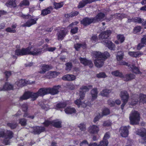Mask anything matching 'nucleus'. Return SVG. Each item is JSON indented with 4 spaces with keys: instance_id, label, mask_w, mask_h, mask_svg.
I'll use <instances>...</instances> for the list:
<instances>
[{
    "instance_id": "37",
    "label": "nucleus",
    "mask_w": 146,
    "mask_h": 146,
    "mask_svg": "<svg viewBox=\"0 0 146 146\" xmlns=\"http://www.w3.org/2000/svg\"><path fill=\"white\" fill-rule=\"evenodd\" d=\"M65 112L68 114H71L74 113H75L76 110L74 108H71L69 106L66 107L64 109Z\"/></svg>"
},
{
    "instance_id": "44",
    "label": "nucleus",
    "mask_w": 146,
    "mask_h": 146,
    "mask_svg": "<svg viewBox=\"0 0 146 146\" xmlns=\"http://www.w3.org/2000/svg\"><path fill=\"white\" fill-rule=\"evenodd\" d=\"M144 21L143 19L139 17H135L133 18V22L136 23L142 24Z\"/></svg>"
},
{
    "instance_id": "57",
    "label": "nucleus",
    "mask_w": 146,
    "mask_h": 146,
    "mask_svg": "<svg viewBox=\"0 0 146 146\" xmlns=\"http://www.w3.org/2000/svg\"><path fill=\"white\" fill-rule=\"evenodd\" d=\"M117 65L121 66L125 65L127 66L128 67H129L130 65V64H129L128 63L123 60L121 61H120L117 62Z\"/></svg>"
},
{
    "instance_id": "29",
    "label": "nucleus",
    "mask_w": 146,
    "mask_h": 146,
    "mask_svg": "<svg viewBox=\"0 0 146 146\" xmlns=\"http://www.w3.org/2000/svg\"><path fill=\"white\" fill-rule=\"evenodd\" d=\"M53 9L52 7L49 6L47 8L42 9L41 11V15L44 16L50 14Z\"/></svg>"
},
{
    "instance_id": "19",
    "label": "nucleus",
    "mask_w": 146,
    "mask_h": 146,
    "mask_svg": "<svg viewBox=\"0 0 146 146\" xmlns=\"http://www.w3.org/2000/svg\"><path fill=\"white\" fill-rule=\"evenodd\" d=\"M120 96L122 101L128 102L129 96L126 90L122 91L120 92Z\"/></svg>"
},
{
    "instance_id": "8",
    "label": "nucleus",
    "mask_w": 146,
    "mask_h": 146,
    "mask_svg": "<svg viewBox=\"0 0 146 146\" xmlns=\"http://www.w3.org/2000/svg\"><path fill=\"white\" fill-rule=\"evenodd\" d=\"M137 134L142 137L141 143L142 144H146V129L142 128L137 131Z\"/></svg>"
},
{
    "instance_id": "24",
    "label": "nucleus",
    "mask_w": 146,
    "mask_h": 146,
    "mask_svg": "<svg viewBox=\"0 0 146 146\" xmlns=\"http://www.w3.org/2000/svg\"><path fill=\"white\" fill-rule=\"evenodd\" d=\"M98 92L97 88H94L91 91L90 94L91 95V100L94 101L98 97Z\"/></svg>"
},
{
    "instance_id": "47",
    "label": "nucleus",
    "mask_w": 146,
    "mask_h": 146,
    "mask_svg": "<svg viewBox=\"0 0 146 146\" xmlns=\"http://www.w3.org/2000/svg\"><path fill=\"white\" fill-rule=\"evenodd\" d=\"M19 123L22 126H25L27 124V120L24 118H22L19 119Z\"/></svg>"
},
{
    "instance_id": "20",
    "label": "nucleus",
    "mask_w": 146,
    "mask_h": 146,
    "mask_svg": "<svg viewBox=\"0 0 146 146\" xmlns=\"http://www.w3.org/2000/svg\"><path fill=\"white\" fill-rule=\"evenodd\" d=\"M117 40L115 41L114 42L116 44L123 43L125 40V37L123 34H119L116 36Z\"/></svg>"
},
{
    "instance_id": "64",
    "label": "nucleus",
    "mask_w": 146,
    "mask_h": 146,
    "mask_svg": "<svg viewBox=\"0 0 146 146\" xmlns=\"http://www.w3.org/2000/svg\"><path fill=\"white\" fill-rule=\"evenodd\" d=\"M111 124V122L110 121L107 120L104 122L103 126L104 127H108L110 126Z\"/></svg>"
},
{
    "instance_id": "46",
    "label": "nucleus",
    "mask_w": 146,
    "mask_h": 146,
    "mask_svg": "<svg viewBox=\"0 0 146 146\" xmlns=\"http://www.w3.org/2000/svg\"><path fill=\"white\" fill-rule=\"evenodd\" d=\"M30 5V2L29 0H23L19 3V5L21 7L23 6H28Z\"/></svg>"
},
{
    "instance_id": "27",
    "label": "nucleus",
    "mask_w": 146,
    "mask_h": 146,
    "mask_svg": "<svg viewBox=\"0 0 146 146\" xmlns=\"http://www.w3.org/2000/svg\"><path fill=\"white\" fill-rule=\"evenodd\" d=\"M135 75L130 73L126 74L124 76V77L123 78H124L125 81L127 82L135 79Z\"/></svg>"
},
{
    "instance_id": "17",
    "label": "nucleus",
    "mask_w": 146,
    "mask_h": 146,
    "mask_svg": "<svg viewBox=\"0 0 146 146\" xmlns=\"http://www.w3.org/2000/svg\"><path fill=\"white\" fill-rule=\"evenodd\" d=\"M88 131L91 134H97L99 131V128L97 126L93 125L89 127Z\"/></svg>"
},
{
    "instance_id": "22",
    "label": "nucleus",
    "mask_w": 146,
    "mask_h": 146,
    "mask_svg": "<svg viewBox=\"0 0 146 146\" xmlns=\"http://www.w3.org/2000/svg\"><path fill=\"white\" fill-rule=\"evenodd\" d=\"M76 78V76L70 74H67L64 75L62 77V79L63 80L68 81L74 80Z\"/></svg>"
},
{
    "instance_id": "16",
    "label": "nucleus",
    "mask_w": 146,
    "mask_h": 146,
    "mask_svg": "<svg viewBox=\"0 0 146 146\" xmlns=\"http://www.w3.org/2000/svg\"><path fill=\"white\" fill-rule=\"evenodd\" d=\"M105 15L103 13L100 12L98 13L95 17H93L94 19L95 23L98 22L99 21H102L104 20Z\"/></svg>"
},
{
    "instance_id": "6",
    "label": "nucleus",
    "mask_w": 146,
    "mask_h": 146,
    "mask_svg": "<svg viewBox=\"0 0 146 146\" xmlns=\"http://www.w3.org/2000/svg\"><path fill=\"white\" fill-rule=\"evenodd\" d=\"M93 56L96 58H101L106 59L110 56L109 53L108 52L102 53L100 52L94 51L92 52Z\"/></svg>"
},
{
    "instance_id": "49",
    "label": "nucleus",
    "mask_w": 146,
    "mask_h": 146,
    "mask_svg": "<svg viewBox=\"0 0 146 146\" xmlns=\"http://www.w3.org/2000/svg\"><path fill=\"white\" fill-rule=\"evenodd\" d=\"M79 12L78 11H72L67 15V17L70 18L76 16L79 14Z\"/></svg>"
},
{
    "instance_id": "14",
    "label": "nucleus",
    "mask_w": 146,
    "mask_h": 146,
    "mask_svg": "<svg viewBox=\"0 0 146 146\" xmlns=\"http://www.w3.org/2000/svg\"><path fill=\"white\" fill-rule=\"evenodd\" d=\"M61 88L60 85L54 86L52 88H48V94L52 95L58 94L59 92V89Z\"/></svg>"
},
{
    "instance_id": "54",
    "label": "nucleus",
    "mask_w": 146,
    "mask_h": 146,
    "mask_svg": "<svg viewBox=\"0 0 146 146\" xmlns=\"http://www.w3.org/2000/svg\"><path fill=\"white\" fill-rule=\"evenodd\" d=\"M96 76L98 78H105L107 77L106 73L104 72H101L96 75Z\"/></svg>"
},
{
    "instance_id": "18",
    "label": "nucleus",
    "mask_w": 146,
    "mask_h": 146,
    "mask_svg": "<svg viewBox=\"0 0 146 146\" xmlns=\"http://www.w3.org/2000/svg\"><path fill=\"white\" fill-rule=\"evenodd\" d=\"M79 60L81 63L84 65L85 66L88 65L90 67H92L93 66V64L91 60H88L86 58H82L80 57Z\"/></svg>"
},
{
    "instance_id": "41",
    "label": "nucleus",
    "mask_w": 146,
    "mask_h": 146,
    "mask_svg": "<svg viewBox=\"0 0 146 146\" xmlns=\"http://www.w3.org/2000/svg\"><path fill=\"white\" fill-rule=\"evenodd\" d=\"M111 90L108 89H104L100 92L102 96L104 97H108L109 94L111 92Z\"/></svg>"
},
{
    "instance_id": "52",
    "label": "nucleus",
    "mask_w": 146,
    "mask_h": 146,
    "mask_svg": "<svg viewBox=\"0 0 146 146\" xmlns=\"http://www.w3.org/2000/svg\"><path fill=\"white\" fill-rule=\"evenodd\" d=\"M67 104L66 102H60L57 104L56 107L58 108H64L66 106Z\"/></svg>"
},
{
    "instance_id": "33",
    "label": "nucleus",
    "mask_w": 146,
    "mask_h": 146,
    "mask_svg": "<svg viewBox=\"0 0 146 146\" xmlns=\"http://www.w3.org/2000/svg\"><path fill=\"white\" fill-rule=\"evenodd\" d=\"M16 1V0H9L7 1L5 5L7 7L15 8L17 6Z\"/></svg>"
},
{
    "instance_id": "32",
    "label": "nucleus",
    "mask_w": 146,
    "mask_h": 146,
    "mask_svg": "<svg viewBox=\"0 0 146 146\" xmlns=\"http://www.w3.org/2000/svg\"><path fill=\"white\" fill-rule=\"evenodd\" d=\"M39 96H43L48 94V88H40L38 91Z\"/></svg>"
},
{
    "instance_id": "21",
    "label": "nucleus",
    "mask_w": 146,
    "mask_h": 146,
    "mask_svg": "<svg viewBox=\"0 0 146 146\" xmlns=\"http://www.w3.org/2000/svg\"><path fill=\"white\" fill-rule=\"evenodd\" d=\"M41 70L39 72V73L41 74H44L46 71L49 70L52 68L50 65L44 64L42 65L41 67Z\"/></svg>"
},
{
    "instance_id": "7",
    "label": "nucleus",
    "mask_w": 146,
    "mask_h": 146,
    "mask_svg": "<svg viewBox=\"0 0 146 146\" xmlns=\"http://www.w3.org/2000/svg\"><path fill=\"white\" fill-rule=\"evenodd\" d=\"M92 88V86L89 85L88 86H83L80 88L79 91L80 96L81 99H83L85 96L86 93L88 92L90 89Z\"/></svg>"
},
{
    "instance_id": "42",
    "label": "nucleus",
    "mask_w": 146,
    "mask_h": 146,
    "mask_svg": "<svg viewBox=\"0 0 146 146\" xmlns=\"http://www.w3.org/2000/svg\"><path fill=\"white\" fill-rule=\"evenodd\" d=\"M65 65L66 66L65 68L66 70L69 71L72 70L73 67V64L72 62H66L65 64Z\"/></svg>"
},
{
    "instance_id": "55",
    "label": "nucleus",
    "mask_w": 146,
    "mask_h": 146,
    "mask_svg": "<svg viewBox=\"0 0 146 146\" xmlns=\"http://www.w3.org/2000/svg\"><path fill=\"white\" fill-rule=\"evenodd\" d=\"M108 140H104L103 139L100 142V143L98 144V145L99 146H108Z\"/></svg>"
},
{
    "instance_id": "12",
    "label": "nucleus",
    "mask_w": 146,
    "mask_h": 146,
    "mask_svg": "<svg viewBox=\"0 0 146 146\" xmlns=\"http://www.w3.org/2000/svg\"><path fill=\"white\" fill-rule=\"evenodd\" d=\"M94 19L93 17H85L80 21V23L84 26H88L91 24L95 23Z\"/></svg>"
},
{
    "instance_id": "40",
    "label": "nucleus",
    "mask_w": 146,
    "mask_h": 146,
    "mask_svg": "<svg viewBox=\"0 0 146 146\" xmlns=\"http://www.w3.org/2000/svg\"><path fill=\"white\" fill-rule=\"evenodd\" d=\"M139 102L140 103H142L143 104L146 103V95L143 94H140L139 96Z\"/></svg>"
},
{
    "instance_id": "45",
    "label": "nucleus",
    "mask_w": 146,
    "mask_h": 146,
    "mask_svg": "<svg viewBox=\"0 0 146 146\" xmlns=\"http://www.w3.org/2000/svg\"><path fill=\"white\" fill-rule=\"evenodd\" d=\"M142 29L140 26H137L135 27L133 29V33L135 34H138L140 32Z\"/></svg>"
},
{
    "instance_id": "28",
    "label": "nucleus",
    "mask_w": 146,
    "mask_h": 146,
    "mask_svg": "<svg viewBox=\"0 0 146 146\" xmlns=\"http://www.w3.org/2000/svg\"><path fill=\"white\" fill-rule=\"evenodd\" d=\"M139 99V96L138 94H134L132 96V100L131 104L133 106H134L137 104Z\"/></svg>"
},
{
    "instance_id": "38",
    "label": "nucleus",
    "mask_w": 146,
    "mask_h": 146,
    "mask_svg": "<svg viewBox=\"0 0 146 146\" xmlns=\"http://www.w3.org/2000/svg\"><path fill=\"white\" fill-rule=\"evenodd\" d=\"M111 74L113 76L116 77H118L122 78L124 77L123 73L120 72L118 70L112 71Z\"/></svg>"
},
{
    "instance_id": "43",
    "label": "nucleus",
    "mask_w": 146,
    "mask_h": 146,
    "mask_svg": "<svg viewBox=\"0 0 146 146\" xmlns=\"http://www.w3.org/2000/svg\"><path fill=\"white\" fill-rule=\"evenodd\" d=\"M48 74L49 78H52L56 77L59 73V72L54 71H50Z\"/></svg>"
},
{
    "instance_id": "61",
    "label": "nucleus",
    "mask_w": 146,
    "mask_h": 146,
    "mask_svg": "<svg viewBox=\"0 0 146 146\" xmlns=\"http://www.w3.org/2000/svg\"><path fill=\"white\" fill-rule=\"evenodd\" d=\"M110 136L111 134L110 132L109 131L107 132L105 134L103 139L104 140H108V139L110 138Z\"/></svg>"
},
{
    "instance_id": "25",
    "label": "nucleus",
    "mask_w": 146,
    "mask_h": 146,
    "mask_svg": "<svg viewBox=\"0 0 146 146\" xmlns=\"http://www.w3.org/2000/svg\"><path fill=\"white\" fill-rule=\"evenodd\" d=\"M31 83L29 82V80L25 81V80L23 79L19 80L16 82L17 86L21 87L24 86L27 84H30Z\"/></svg>"
},
{
    "instance_id": "34",
    "label": "nucleus",
    "mask_w": 146,
    "mask_h": 146,
    "mask_svg": "<svg viewBox=\"0 0 146 146\" xmlns=\"http://www.w3.org/2000/svg\"><path fill=\"white\" fill-rule=\"evenodd\" d=\"M95 66L98 68H100L103 66L104 64V60L101 59L97 58L94 60Z\"/></svg>"
},
{
    "instance_id": "4",
    "label": "nucleus",
    "mask_w": 146,
    "mask_h": 146,
    "mask_svg": "<svg viewBox=\"0 0 146 146\" xmlns=\"http://www.w3.org/2000/svg\"><path fill=\"white\" fill-rule=\"evenodd\" d=\"M68 31L66 28H62L57 31L56 35L59 40H62L68 34Z\"/></svg>"
},
{
    "instance_id": "59",
    "label": "nucleus",
    "mask_w": 146,
    "mask_h": 146,
    "mask_svg": "<svg viewBox=\"0 0 146 146\" xmlns=\"http://www.w3.org/2000/svg\"><path fill=\"white\" fill-rule=\"evenodd\" d=\"M71 29L70 31V33L72 34H75L78 33V27H74V28L71 27Z\"/></svg>"
},
{
    "instance_id": "11",
    "label": "nucleus",
    "mask_w": 146,
    "mask_h": 146,
    "mask_svg": "<svg viewBox=\"0 0 146 146\" xmlns=\"http://www.w3.org/2000/svg\"><path fill=\"white\" fill-rule=\"evenodd\" d=\"M46 131V128L43 126H36L33 127L32 133L35 135H39Z\"/></svg>"
},
{
    "instance_id": "36",
    "label": "nucleus",
    "mask_w": 146,
    "mask_h": 146,
    "mask_svg": "<svg viewBox=\"0 0 146 146\" xmlns=\"http://www.w3.org/2000/svg\"><path fill=\"white\" fill-rule=\"evenodd\" d=\"M17 26L16 24H13L11 26V28L10 27H8L6 28L5 29V31L9 33H15L16 32V30L15 29Z\"/></svg>"
},
{
    "instance_id": "62",
    "label": "nucleus",
    "mask_w": 146,
    "mask_h": 146,
    "mask_svg": "<svg viewBox=\"0 0 146 146\" xmlns=\"http://www.w3.org/2000/svg\"><path fill=\"white\" fill-rule=\"evenodd\" d=\"M102 117V115L100 113H99L98 114H97L94 117V120L93 122L96 123L97 121L99 120V119L101 118Z\"/></svg>"
},
{
    "instance_id": "63",
    "label": "nucleus",
    "mask_w": 146,
    "mask_h": 146,
    "mask_svg": "<svg viewBox=\"0 0 146 146\" xmlns=\"http://www.w3.org/2000/svg\"><path fill=\"white\" fill-rule=\"evenodd\" d=\"M56 48L55 47H47V48H46L45 49L43 50L44 52L46 51L53 52L56 50Z\"/></svg>"
},
{
    "instance_id": "50",
    "label": "nucleus",
    "mask_w": 146,
    "mask_h": 146,
    "mask_svg": "<svg viewBox=\"0 0 146 146\" xmlns=\"http://www.w3.org/2000/svg\"><path fill=\"white\" fill-rule=\"evenodd\" d=\"M110 111L109 109L107 108H105L104 109L102 112V117H103L104 116L106 115L110 114Z\"/></svg>"
},
{
    "instance_id": "39",
    "label": "nucleus",
    "mask_w": 146,
    "mask_h": 146,
    "mask_svg": "<svg viewBox=\"0 0 146 146\" xmlns=\"http://www.w3.org/2000/svg\"><path fill=\"white\" fill-rule=\"evenodd\" d=\"M52 125L56 128H59L62 127V122L60 121H56V120L52 121Z\"/></svg>"
},
{
    "instance_id": "10",
    "label": "nucleus",
    "mask_w": 146,
    "mask_h": 146,
    "mask_svg": "<svg viewBox=\"0 0 146 146\" xmlns=\"http://www.w3.org/2000/svg\"><path fill=\"white\" fill-rule=\"evenodd\" d=\"M112 33L111 31L110 30H107L102 32L99 35L100 39L103 40L109 39Z\"/></svg>"
},
{
    "instance_id": "1",
    "label": "nucleus",
    "mask_w": 146,
    "mask_h": 146,
    "mask_svg": "<svg viewBox=\"0 0 146 146\" xmlns=\"http://www.w3.org/2000/svg\"><path fill=\"white\" fill-rule=\"evenodd\" d=\"M33 47V45H32L26 48H22L21 49H17L15 50V54L20 56L28 55L37 56L41 54V49L33 48V50H31Z\"/></svg>"
},
{
    "instance_id": "2",
    "label": "nucleus",
    "mask_w": 146,
    "mask_h": 146,
    "mask_svg": "<svg viewBox=\"0 0 146 146\" xmlns=\"http://www.w3.org/2000/svg\"><path fill=\"white\" fill-rule=\"evenodd\" d=\"M39 96L38 92H33L29 91H26L24 92L22 96L20 97L19 100L22 101L31 98L32 100L34 101L36 100Z\"/></svg>"
},
{
    "instance_id": "58",
    "label": "nucleus",
    "mask_w": 146,
    "mask_h": 146,
    "mask_svg": "<svg viewBox=\"0 0 146 146\" xmlns=\"http://www.w3.org/2000/svg\"><path fill=\"white\" fill-rule=\"evenodd\" d=\"M7 125L8 127H9L12 129H15L17 126V123H8L7 124Z\"/></svg>"
},
{
    "instance_id": "31",
    "label": "nucleus",
    "mask_w": 146,
    "mask_h": 146,
    "mask_svg": "<svg viewBox=\"0 0 146 146\" xmlns=\"http://www.w3.org/2000/svg\"><path fill=\"white\" fill-rule=\"evenodd\" d=\"M74 46L75 49L77 51H78L81 47H82L83 49H86L87 46L86 43L84 42L82 44L79 43L75 44H74Z\"/></svg>"
},
{
    "instance_id": "13",
    "label": "nucleus",
    "mask_w": 146,
    "mask_h": 146,
    "mask_svg": "<svg viewBox=\"0 0 146 146\" xmlns=\"http://www.w3.org/2000/svg\"><path fill=\"white\" fill-rule=\"evenodd\" d=\"M38 18H35L34 19L31 18L28 19L26 23L22 25L23 27H30L31 26L36 23V21L38 20Z\"/></svg>"
},
{
    "instance_id": "9",
    "label": "nucleus",
    "mask_w": 146,
    "mask_h": 146,
    "mask_svg": "<svg viewBox=\"0 0 146 146\" xmlns=\"http://www.w3.org/2000/svg\"><path fill=\"white\" fill-rule=\"evenodd\" d=\"M130 126H123L121 127L119 129V132L121 136L124 138L127 137L129 134V129Z\"/></svg>"
},
{
    "instance_id": "53",
    "label": "nucleus",
    "mask_w": 146,
    "mask_h": 146,
    "mask_svg": "<svg viewBox=\"0 0 146 146\" xmlns=\"http://www.w3.org/2000/svg\"><path fill=\"white\" fill-rule=\"evenodd\" d=\"M78 127L81 131H84L86 129V124L84 122L80 123L78 125Z\"/></svg>"
},
{
    "instance_id": "5",
    "label": "nucleus",
    "mask_w": 146,
    "mask_h": 146,
    "mask_svg": "<svg viewBox=\"0 0 146 146\" xmlns=\"http://www.w3.org/2000/svg\"><path fill=\"white\" fill-rule=\"evenodd\" d=\"M14 136V133L13 132L10 130H7L5 132V139L3 141V143L7 145L10 144L9 140L11 139Z\"/></svg>"
},
{
    "instance_id": "35",
    "label": "nucleus",
    "mask_w": 146,
    "mask_h": 146,
    "mask_svg": "<svg viewBox=\"0 0 146 146\" xmlns=\"http://www.w3.org/2000/svg\"><path fill=\"white\" fill-rule=\"evenodd\" d=\"M132 67H130V68H131V70L134 74H142L139 68L136 67L135 64L132 65Z\"/></svg>"
},
{
    "instance_id": "30",
    "label": "nucleus",
    "mask_w": 146,
    "mask_h": 146,
    "mask_svg": "<svg viewBox=\"0 0 146 146\" xmlns=\"http://www.w3.org/2000/svg\"><path fill=\"white\" fill-rule=\"evenodd\" d=\"M91 0H82L79 3L77 7L78 9L82 8L88 4H90L91 3Z\"/></svg>"
},
{
    "instance_id": "3",
    "label": "nucleus",
    "mask_w": 146,
    "mask_h": 146,
    "mask_svg": "<svg viewBox=\"0 0 146 146\" xmlns=\"http://www.w3.org/2000/svg\"><path fill=\"white\" fill-rule=\"evenodd\" d=\"M129 118L131 124H138L140 119V114L138 111H134L131 113Z\"/></svg>"
},
{
    "instance_id": "51",
    "label": "nucleus",
    "mask_w": 146,
    "mask_h": 146,
    "mask_svg": "<svg viewBox=\"0 0 146 146\" xmlns=\"http://www.w3.org/2000/svg\"><path fill=\"white\" fill-rule=\"evenodd\" d=\"M53 5L54 7V8L55 9H57L62 7L63 6V4L62 2L60 3L54 2Z\"/></svg>"
},
{
    "instance_id": "60",
    "label": "nucleus",
    "mask_w": 146,
    "mask_h": 146,
    "mask_svg": "<svg viewBox=\"0 0 146 146\" xmlns=\"http://www.w3.org/2000/svg\"><path fill=\"white\" fill-rule=\"evenodd\" d=\"M90 40L92 42L96 43L98 41V37L96 35H93L91 37Z\"/></svg>"
},
{
    "instance_id": "15",
    "label": "nucleus",
    "mask_w": 146,
    "mask_h": 146,
    "mask_svg": "<svg viewBox=\"0 0 146 146\" xmlns=\"http://www.w3.org/2000/svg\"><path fill=\"white\" fill-rule=\"evenodd\" d=\"M103 43L106 47L110 50H115V45L111 41L105 40L103 41Z\"/></svg>"
},
{
    "instance_id": "23",
    "label": "nucleus",
    "mask_w": 146,
    "mask_h": 146,
    "mask_svg": "<svg viewBox=\"0 0 146 146\" xmlns=\"http://www.w3.org/2000/svg\"><path fill=\"white\" fill-rule=\"evenodd\" d=\"M13 86L8 82H6L3 88H0V91L9 90L13 89Z\"/></svg>"
},
{
    "instance_id": "26",
    "label": "nucleus",
    "mask_w": 146,
    "mask_h": 146,
    "mask_svg": "<svg viewBox=\"0 0 146 146\" xmlns=\"http://www.w3.org/2000/svg\"><path fill=\"white\" fill-rule=\"evenodd\" d=\"M128 54L129 55L132 57L137 58L143 55V53L140 51H129Z\"/></svg>"
},
{
    "instance_id": "56",
    "label": "nucleus",
    "mask_w": 146,
    "mask_h": 146,
    "mask_svg": "<svg viewBox=\"0 0 146 146\" xmlns=\"http://www.w3.org/2000/svg\"><path fill=\"white\" fill-rule=\"evenodd\" d=\"M52 121H50L48 120H45L42 123V124L45 127H48L50 125H52Z\"/></svg>"
},
{
    "instance_id": "48",
    "label": "nucleus",
    "mask_w": 146,
    "mask_h": 146,
    "mask_svg": "<svg viewBox=\"0 0 146 146\" xmlns=\"http://www.w3.org/2000/svg\"><path fill=\"white\" fill-rule=\"evenodd\" d=\"M118 54L116 56V59L118 62L122 60L124 56V53L122 52H119Z\"/></svg>"
}]
</instances>
